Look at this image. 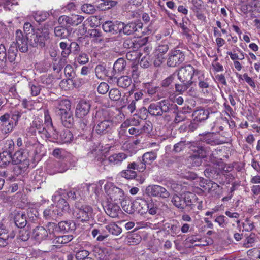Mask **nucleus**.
Returning <instances> with one entry per match:
<instances>
[{
    "label": "nucleus",
    "mask_w": 260,
    "mask_h": 260,
    "mask_svg": "<svg viewBox=\"0 0 260 260\" xmlns=\"http://www.w3.org/2000/svg\"><path fill=\"white\" fill-rule=\"evenodd\" d=\"M92 119L95 123L93 131L96 134L101 136L109 133L111 131L113 122L103 116V111H96Z\"/></svg>",
    "instance_id": "f257e3e1"
},
{
    "label": "nucleus",
    "mask_w": 260,
    "mask_h": 260,
    "mask_svg": "<svg viewBox=\"0 0 260 260\" xmlns=\"http://www.w3.org/2000/svg\"><path fill=\"white\" fill-rule=\"evenodd\" d=\"M170 110V103L167 100H164L158 102L151 103L148 108H141V113H144V115H141V119H145L148 113L152 116H161L164 113L168 112Z\"/></svg>",
    "instance_id": "f03ea898"
},
{
    "label": "nucleus",
    "mask_w": 260,
    "mask_h": 260,
    "mask_svg": "<svg viewBox=\"0 0 260 260\" xmlns=\"http://www.w3.org/2000/svg\"><path fill=\"white\" fill-rule=\"evenodd\" d=\"M49 39V32L45 28L38 29L35 32L30 35L29 43L33 47L40 46L43 47L45 45V41Z\"/></svg>",
    "instance_id": "7ed1b4c3"
},
{
    "label": "nucleus",
    "mask_w": 260,
    "mask_h": 260,
    "mask_svg": "<svg viewBox=\"0 0 260 260\" xmlns=\"http://www.w3.org/2000/svg\"><path fill=\"white\" fill-rule=\"evenodd\" d=\"M104 188L107 196L112 201H118L120 203H126V201H124V192L121 188L111 183H106Z\"/></svg>",
    "instance_id": "20e7f679"
},
{
    "label": "nucleus",
    "mask_w": 260,
    "mask_h": 260,
    "mask_svg": "<svg viewBox=\"0 0 260 260\" xmlns=\"http://www.w3.org/2000/svg\"><path fill=\"white\" fill-rule=\"evenodd\" d=\"M200 71V70L194 69L190 64L186 65L180 69L178 74V79L182 83H188L192 85L193 75L198 76Z\"/></svg>",
    "instance_id": "39448f33"
},
{
    "label": "nucleus",
    "mask_w": 260,
    "mask_h": 260,
    "mask_svg": "<svg viewBox=\"0 0 260 260\" xmlns=\"http://www.w3.org/2000/svg\"><path fill=\"white\" fill-rule=\"evenodd\" d=\"M185 58V53L181 50L174 48L168 55L167 64L169 67H176L181 64Z\"/></svg>",
    "instance_id": "423d86ee"
},
{
    "label": "nucleus",
    "mask_w": 260,
    "mask_h": 260,
    "mask_svg": "<svg viewBox=\"0 0 260 260\" xmlns=\"http://www.w3.org/2000/svg\"><path fill=\"white\" fill-rule=\"evenodd\" d=\"M25 148L17 150V168L20 170L27 169L29 165L30 148L32 147L30 145H26Z\"/></svg>",
    "instance_id": "0eeeda50"
},
{
    "label": "nucleus",
    "mask_w": 260,
    "mask_h": 260,
    "mask_svg": "<svg viewBox=\"0 0 260 260\" xmlns=\"http://www.w3.org/2000/svg\"><path fill=\"white\" fill-rule=\"evenodd\" d=\"M193 154L189 156V160L193 166H199L201 164V159L206 156L207 153L204 148L193 143L190 146Z\"/></svg>",
    "instance_id": "6e6552de"
},
{
    "label": "nucleus",
    "mask_w": 260,
    "mask_h": 260,
    "mask_svg": "<svg viewBox=\"0 0 260 260\" xmlns=\"http://www.w3.org/2000/svg\"><path fill=\"white\" fill-rule=\"evenodd\" d=\"M92 213V208L90 206L85 205L76 209L74 215L78 221L84 222L89 220Z\"/></svg>",
    "instance_id": "1a4fd4ad"
},
{
    "label": "nucleus",
    "mask_w": 260,
    "mask_h": 260,
    "mask_svg": "<svg viewBox=\"0 0 260 260\" xmlns=\"http://www.w3.org/2000/svg\"><path fill=\"white\" fill-rule=\"evenodd\" d=\"M198 87L201 93L205 96L210 94L212 87L210 85V80L205 77L204 74L201 71L198 75Z\"/></svg>",
    "instance_id": "9d476101"
},
{
    "label": "nucleus",
    "mask_w": 260,
    "mask_h": 260,
    "mask_svg": "<svg viewBox=\"0 0 260 260\" xmlns=\"http://www.w3.org/2000/svg\"><path fill=\"white\" fill-rule=\"evenodd\" d=\"M84 17L81 15L72 14L70 16L62 15L59 17L58 22L66 26H77L82 23Z\"/></svg>",
    "instance_id": "9b49d317"
},
{
    "label": "nucleus",
    "mask_w": 260,
    "mask_h": 260,
    "mask_svg": "<svg viewBox=\"0 0 260 260\" xmlns=\"http://www.w3.org/2000/svg\"><path fill=\"white\" fill-rule=\"evenodd\" d=\"M146 191L149 196L162 198H168L170 195L169 191L166 188L157 185L148 186L146 189Z\"/></svg>",
    "instance_id": "f8f14e48"
},
{
    "label": "nucleus",
    "mask_w": 260,
    "mask_h": 260,
    "mask_svg": "<svg viewBox=\"0 0 260 260\" xmlns=\"http://www.w3.org/2000/svg\"><path fill=\"white\" fill-rule=\"evenodd\" d=\"M169 50V46L167 44L158 45L155 49L153 54L154 57V63L158 66L164 61V55Z\"/></svg>",
    "instance_id": "ddd939ff"
},
{
    "label": "nucleus",
    "mask_w": 260,
    "mask_h": 260,
    "mask_svg": "<svg viewBox=\"0 0 260 260\" xmlns=\"http://www.w3.org/2000/svg\"><path fill=\"white\" fill-rule=\"evenodd\" d=\"M91 105L88 102L81 100L77 104L75 110V116L79 118L86 117L89 113Z\"/></svg>",
    "instance_id": "4468645a"
},
{
    "label": "nucleus",
    "mask_w": 260,
    "mask_h": 260,
    "mask_svg": "<svg viewBox=\"0 0 260 260\" xmlns=\"http://www.w3.org/2000/svg\"><path fill=\"white\" fill-rule=\"evenodd\" d=\"M106 213L112 218L118 217L119 214L122 212L120 206L117 204L107 202L103 205Z\"/></svg>",
    "instance_id": "2eb2a0df"
},
{
    "label": "nucleus",
    "mask_w": 260,
    "mask_h": 260,
    "mask_svg": "<svg viewBox=\"0 0 260 260\" xmlns=\"http://www.w3.org/2000/svg\"><path fill=\"white\" fill-rule=\"evenodd\" d=\"M149 200L138 197L133 202V206L136 212L140 214H144L148 212V205Z\"/></svg>",
    "instance_id": "dca6fc26"
},
{
    "label": "nucleus",
    "mask_w": 260,
    "mask_h": 260,
    "mask_svg": "<svg viewBox=\"0 0 260 260\" xmlns=\"http://www.w3.org/2000/svg\"><path fill=\"white\" fill-rule=\"evenodd\" d=\"M201 140L208 144L211 145H217L223 144V141L220 140L217 138V135L214 133H206L200 134Z\"/></svg>",
    "instance_id": "f3484780"
},
{
    "label": "nucleus",
    "mask_w": 260,
    "mask_h": 260,
    "mask_svg": "<svg viewBox=\"0 0 260 260\" xmlns=\"http://www.w3.org/2000/svg\"><path fill=\"white\" fill-rule=\"evenodd\" d=\"M13 127L12 120L10 119L9 114L6 113L0 117V130L3 134L10 132Z\"/></svg>",
    "instance_id": "a211bd4d"
},
{
    "label": "nucleus",
    "mask_w": 260,
    "mask_h": 260,
    "mask_svg": "<svg viewBox=\"0 0 260 260\" xmlns=\"http://www.w3.org/2000/svg\"><path fill=\"white\" fill-rule=\"evenodd\" d=\"M67 170L66 165L59 161L54 160L47 165V170L51 174L64 172Z\"/></svg>",
    "instance_id": "6ab92c4d"
},
{
    "label": "nucleus",
    "mask_w": 260,
    "mask_h": 260,
    "mask_svg": "<svg viewBox=\"0 0 260 260\" xmlns=\"http://www.w3.org/2000/svg\"><path fill=\"white\" fill-rule=\"evenodd\" d=\"M128 157V155L123 152L113 153L107 158L108 164L111 166H120L122 162Z\"/></svg>",
    "instance_id": "aec40b11"
},
{
    "label": "nucleus",
    "mask_w": 260,
    "mask_h": 260,
    "mask_svg": "<svg viewBox=\"0 0 260 260\" xmlns=\"http://www.w3.org/2000/svg\"><path fill=\"white\" fill-rule=\"evenodd\" d=\"M56 112L64 113L71 110V101L67 99L58 100L54 102Z\"/></svg>",
    "instance_id": "412c9836"
},
{
    "label": "nucleus",
    "mask_w": 260,
    "mask_h": 260,
    "mask_svg": "<svg viewBox=\"0 0 260 260\" xmlns=\"http://www.w3.org/2000/svg\"><path fill=\"white\" fill-rule=\"evenodd\" d=\"M57 202L54 205L56 210L58 212L59 216H62L64 214L69 212L70 211V206L67 201L60 196L57 197Z\"/></svg>",
    "instance_id": "4be33fe9"
},
{
    "label": "nucleus",
    "mask_w": 260,
    "mask_h": 260,
    "mask_svg": "<svg viewBox=\"0 0 260 260\" xmlns=\"http://www.w3.org/2000/svg\"><path fill=\"white\" fill-rule=\"evenodd\" d=\"M62 124L64 127L71 128L74 124V119L71 110L64 113H58Z\"/></svg>",
    "instance_id": "5701e85b"
},
{
    "label": "nucleus",
    "mask_w": 260,
    "mask_h": 260,
    "mask_svg": "<svg viewBox=\"0 0 260 260\" xmlns=\"http://www.w3.org/2000/svg\"><path fill=\"white\" fill-rule=\"evenodd\" d=\"M74 139L73 133L69 129H63L59 132L57 137V141L60 144L71 143Z\"/></svg>",
    "instance_id": "b1692460"
},
{
    "label": "nucleus",
    "mask_w": 260,
    "mask_h": 260,
    "mask_svg": "<svg viewBox=\"0 0 260 260\" xmlns=\"http://www.w3.org/2000/svg\"><path fill=\"white\" fill-rule=\"evenodd\" d=\"M212 162L216 166V167L218 169V171H216V172H208L209 171V169H206L205 172V174L206 176L209 177L213 176L215 174H219L220 173H222L223 170V167L225 166V162H223L222 159H213L211 158Z\"/></svg>",
    "instance_id": "393cba45"
},
{
    "label": "nucleus",
    "mask_w": 260,
    "mask_h": 260,
    "mask_svg": "<svg viewBox=\"0 0 260 260\" xmlns=\"http://www.w3.org/2000/svg\"><path fill=\"white\" fill-rule=\"evenodd\" d=\"M209 115L208 110L201 108L193 111L192 117L194 121L201 122L206 120Z\"/></svg>",
    "instance_id": "a878e982"
},
{
    "label": "nucleus",
    "mask_w": 260,
    "mask_h": 260,
    "mask_svg": "<svg viewBox=\"0 0 260 260\" xmlns=\"http://www.w3.org/2000/svg\"><path fill=\"white\" fill-rule=\"evenodd\" d=\"M197 197L196 195L190 192H187L184 193V202H185V207H187L190 210H194Z\"/></svg>",
    "instance_id": "bb28decb"
},
{
    "label": "nucleus",
    "mask_w": 260,
    "mask_h": 260,
    "mask_svg": "<svg viewBox=\"0 0 260 260\" xmlns=\"http://www.w3.org/2000/svg\"><path fill=\"white\" fill-rule=\"evenodd\" d=\"M54 205L51 204L46 208L43 212L44 217L46 219H54L59 217L58 211L56 210Z\"/></svg>",
    "instance_id": "cd10ccee"
},
{
    "label": "nucleus",
    "mask_w": 260,
    "mask_h": 260,
    "mask_svg": "<svg viewBox=\"0 0 260 260\" xmlns=\"http://www.w3.org/2000/svg\"><path fill=\"white\" fill-rule=\"evenodd\" d=\"M11 161L13 164H14L15 161L13 159L12 155L10 150L0 153V167L5 168Z\"/></svg>",
    "instance_id": "c85d7f7f"
},
{
    "label": "nucleus",
    "mask_w": 260,
    "mask_h": 260,
    "mask_svg": "<svg viewBox=\"0 0 260 260\" xmlns=\"http://www.w3.org/2000/svg\"><path fill=\"white\" fill-rule=\"evenodd\" d=\"M33 235L36 240L42 241L47 237L48 232L44 227L38 226L34 230Z\"/></svg>",
    "instance_id": "c756f323"
},
{
    "label": "nucleus",
    "mask_w": 260,
    "mask_h": 260,
    "mask_svg": "<svg viewBox=\"0 0 260 260\" xmlns=\"http://www.w3.org/2000/svg\"><path fill=\"white\" fill-rule=\"evenodd\" d=\"M88 34L89 37L92 39L91 41L94 43L99 44L104 42L102 34L98 29H92L89 30Z\"/></svg>",
    "instance_id": "7c9ffc66"
},
{
    "label": "nucleus",
    "mask_w": 260,
    "mask_h": 260,
    "mask_svg": "<svg viewBox=\"0 0 260 260\" xmlns=\"http://www.w3.org/2000/svg\"><path fill=\"white\" fill-rule=\"evenodd\" d=\"M58 225L60 231L66 232H71L76 229L75 223L72 221H61Z\"/></svg>",
    "instance_id": "2f4dec72"
},
{
    "label": "nucleus",
    "mask_w": 260,
    "mask_h": 260,
    "mask_svg": "<svg viewBox=\"0 0 260 260\" xmlns=\"http://www.w3.org/2000/svg\"><path fill=\"white\" fill-rule=\"evenodd\" d=\"M201 238L199 235H190L187 237L185 240V245L188 247L192 246H199L201 245Z\"/></svg>",
    "instance_id": "473e14b6"
},
{
    "label": "nucleus",
    "mask_w": 260,
    "mask_h": 260,
    "mask_svg": "<svg viewBox=\"0 0 260 260\" xmlns=\"http://www.w3.org/2000/svg\"><path fill=\"white\" fill-rule=\"evenodd\" d=\"M236 77L238 79L239 82H240L241 80H242L247 83V84L252 89H254L256 88V85L254 80L249 76L248 73H245L242 75L237 73Z\"/></svg>",
    "instance_id": "72a5a7b5"
},
{
    "label": "nucleus",
    "mask_w": 260,
    "mask_h": 260,
    "mask_svg": "<svg viewBox=\"0 0 260 260\" xmlns=\"http://www.w3.org/2000/svg\"><path fill=\"white\" fill-rule=\"evenodd\" d=\"M227 54L229 55L231 59L234 61L238 59L243 60L245 58L244 52L238 47L233 50V52L228 51Z\"/></svg>",
    "instance_id": "f704fd0d"
},
{
    "label": "nucleus",
    "mask_w": 260,
    "mask_h": 260,
    "mask_svg": "<svg viewBox=\"0 0 260 260\" xmlns=\"http://www.w3.org/2000/svg\"><path fill=\"white\" fill-rule=\"evenodd\" d=\"M75 81L72 78L63 79L59 83L60 88L65 91L73 89L75 87Z\"/></svg>",
    "instance_id": "c9c22d12"
},
{
    "label": "nucleus",
    "mask_w": 260,
    "mask_h": 260,
    "mask_svg": "<svg viewBox=\"0 0 260 260\" xmlns=\"http://www.w3.org/2000/svg\"><path fill=\"white\" fill-rule=\"evenodd\" d=\"M22 35L21 30L17 29V37H19V39L17 40V47L19 48V50L22 52H25L28 50V41L29 40H27V38L23 39L20 38L19 34Z\"/></svg>",
    "instance_id": "e433bc0d"
},
{
    "label": "nucleus",
    "mask_w": 260,
    "mask_h": 260,
    "mask_svg": "<svg viewBox=\"0 0 260 260\" xmlns=\"http://www.w3.org/2000/svg\"><path fill=\"white\" fill-rule=\"evenodd\" d=\"M132 83V79L128 76H122L117 80V85L123 88H128L131 85Z\"/></svg>",
    "instance_id": "4c0bfd02"
},
{
    "label": "nucleus",
    "mask_w": 260,
    "mask_h": 260,
    "mask_svg": "<svg viewBox=\"0 0 260 260\" xmlns=\"http://www.w3.org/2000/svg\"><path fill=\"white\" fill-rule=\"evenodd\" d=\"M37 131L42 138H50L52 137L55 138L57 136V134L51 131V129L44 127L43 125L41 126Z\"/></svg>",
    "instance_id": "58836bf2"
},
{
    "label": "nucleus",
    "mask_w": 260,
    "mask_h": 260,
    "mask_svg": "<svg viewBox=\"0 0 260 260\" xmlns=\"http://www.w3.org/2000/svg\"><path fill=\"white\" fill-rule=\"evenodd\" d=\"M171 202L176 207L180 209H184L185 207V202H184V196L182 197L177 194H175L172 197Z\"/></svg>",
    "instance_id": "ea45409f"
},
{
    "label": "nucleus",
    "mask_w": 260,
    "mask_h": 260,
    "mask_svg": "<svg viewBox=\"0 0 260 260\" xmlns=\"http://www.w3.org/2000/svg\"><path fill=\"white\" fill-rule=\"evenodd\" d=\"M105 228L110 234L113 235L118 236L122 232V229L115 222L110 223L107 225Z\"/></svg>",
    "instance_id": "a19ab883"
},
{
    "label": "nucleus",
    "mask_w": 260,
    "mask_h": 260,
    "mask_svg": "<svg viewBox=\"0 0 260 260\" xmlns=\"http://www.w3.org/2000/svg\"><path fill=\"white\" fill-rule=\"evenodd\" d=\"M49 16V13L47 11H37L34 13V18L38 23L44 21Z\"/></svg>",
    "instance_id": "79ce46f5"
},
{
    "label": "nucleus",
    "mask_w": 260,
    "mask_h": 260,
    "mask_svg": "<svg viewBox=\"0 0 260 260\" xmlns=\"http://www.w3.org/2000/svg\"><path fill=\"white\" fill-rule=\"evenodd\" d=\"M126 64L125 60L122 58H119L114 64L113 71L115 73H121L125 69Z\"/></svg>",
    "instance_id": "37998d69"
},
{
    "label": "nucleus",
    "mask_w": 260,
    "mask_h": 260,
    "mask_svg": "<svg viewBox=\"0 0 260 260\" xmlns=\"http://www.w3.org/2000/svg\"><path fill=\"white\" fill-rule=\"evenodd\" d=\"M16 57V43L13 42L10 46L8 52V59L10 63L15 65V61Z\"/></svg>",
    "instance_id": "c03bdc74"
},
{
    "label": "nucleus",
    "mask_w": 260,
    "mask_h": 260,
    "mask_svg": "<svg viewBox=\"0 0 260 260\" xmlns=\"http://www.w3.org/2000/svg\"><path fill=\"white\" fill-rule=\"evenodd\" d=\"M157 158V154L154 151H150L145 153L142 157V160L147 165H150Z\"/></svg>",
    "instance_id": "a18cd8bd"
},
{
    "label": "nucleus",
    "mask_w": 260,
    "mask_h": 260,
    "mask_svg": "<svg viewBox=\"0 0 260 260\" xmlns=\"http://www.w3.org/2000/svg\"><path fill=\"white\" fill-rule=\"evenodd\" d=\"M44 122L46 127L51 129V131L57 134L56 129L53 125L52 119L48 110H46L44 112Z\"/></svg>",
    "instance_id": "49530a36"
},
{
    "label": "nucleus",
    "mask_w": 260,
    "mask_h": 260,
    "mask_svg": "<svg viewBox=\"0 0 260 260\" xmlns=\"http://www.w3.org/2000/svg\"><path fill=\"white\" fill-rule=\"evenodd\" d=\"M73 238L71 235H63L56 237L54 240V243L56 244H64L70 242Z\"/></svg>",
    "instance_id": "de8ad7c7"
},
{
    "label": "nucleus",
    "mask_w": 260,
    "mask_h": 260,
    "mask_svg": "<svg viewBox=\"0 0 260 260\" xmlns=\"http://www.w3.org/2000/svg\"><path fill=\"white\" fill-rule=\"evenodd\" d=\"M54 33L56 37L59 38H65L69 35L68 29L62 26H57L54 28Z\"/></svg>",
    "instance_id": "09e8293b"
},
{
    "label": "nucleus",
    "mask_w": 260,
    "mask_h": 260,
    "mask_svg": "<svg viewBox=\"0 0 260 260\" xmlns=\"http://www.w3.org/2000/svg\"><path fill=\"white\" fill-rule=\"evenodd\" d=\"M102 3L99 4L98 8L102 11H105L115 6L116 2H111L108 0H101Z\"/></svg>",
    "instance_id": "8fccbe9b"
},
{
    "label": "nucleus",
    "mask_w": 260,
    "mask_h": 260,
    "mask_svg": "<svg viewBox=\"0 0 260 260\" xmlns=\"http://www.w3.org/2000/svg\"><path fill=\"white\" fill-rule=\"evenodd\" d=\"M136 27L134 28V34L137 37L141 38L145 34L146 28H143V25L142 22H135Z\"/></svg>",
    "instance_id": "3c124183"
},
{
    "label": "nucleus",
    "mask_w": 260,
    "mask_h": 260,
    "mask_svg": "<svg viewBox=\"0 0 260 260\" xmlns=\"http://www.w3.org/2000/svg\"><path fill=\"white\" fill-rule=\"evenodd\" d=\"M144 90L147 91L148 94L153 95L157 91V87L152 82L145 83L144 84Z\"/></svg>",
    "instance_id": "603ef678"
},
{
    "label": "nucleus",
    "mask_w": 260,
    "mask_h": 260,
    "mask_svg": "<svg viewBox=\"0 0 260 260\" xmlns=\"http://www.w3.org/2000/svg\"><path fill=\"white\" fill-rule=\"evenodd\" d=\"M169 234L173 237L180 235V226L178 223L175 224H170L168 226Z\"/></svg>",
    "instance_id": "864d4df0"
},
{
    "label": "nucleus",
    "mask_w": 260,
    "mask_h": 260,
    "mask_svg": "<svg viewBox=\"0 0 260 260\" xmlns=\"http://www.w3.org/2000/svg\"><path fill=\"white\" fill-rule=\"evenodd\" d=\"M109 96L112 101H117L121 96L120 91L117 88H112L109 92Z\"/></svg>",
    "instance_id": "5fc2aeb1"
},
{
    "label": "nucleus",
    "mask_w": 260,
    "mask_h": 260,
    "mask_svg": "<svg viewBox=\"0 0 260 260\" xmlns=\"http://www.w3.org/2000/svg\"><path fill=\"white\" fill-rule=\"evenodd\" d=\"M123 29H122V32L127 35H129L134 34V28L136 27L135 22L129 23L125 24L123 23Z\"/></svg>",
    "instance_id": "6e6d98bb"
},
{
    "label": "nucleus",
    "mask_w": 260,
    "mask_h": 260,
    "mask_svg": "<svg viewBox=\"0 0 260 260\" xmlns=\"http://www.w3.org/2000/svg\"><path fill=\"white\" fill-rule=\"evenodd\" d=\"M6 49L3 44L0 45V69L3 68L5 66L6 61Z\"/></svg>",
    "instance_id": "4d7b16f0"
},
{
    "label": "nucleus",
    "mask_w": 260,
    "mask_h": 260,
    "mask_svg": "<svg viewBox=\"0 0 260 260\" xmlns=\"http://www.w3.org/2000/svg\"><path fill=\"white\" fill-rule=\"evenodd\" d=\"M242 226L243 230L246 232L252 231L255 228L253 221L248 218L245 219L244 222L242 223Z\"/></svg>",
    "instance_id": "13d9d810"
},
{
    "label": "nucleus",
    "mask_w": 260,
    "mask_h": 260,
    "mask_svg": "<svg viewBox=\"0 0 260 260\" xmlns=\"http://www.w3.org/2000/svg\"><path fill=\"white\" fill-rule=\"evenodd\" d=\"M29 232L25 228L19 229L17 239L22 241H26L29 238Z\"/></svg>",
    "instance_id": "bf43d9fd"
},
{
    "label": "nucleus",
    "mask_w": 260,
    "mask_h": 260,
    "mask_svg": "<svg viewBox=\"0 0 260 260\" xmlns=\"http://www.w3.org/2000/svg\"><path fill=\"white\" fill-rule=\"evenodd\" d=\"M59 46L62 50L61 55L63 57H67L71 53V50L70 48V46L68 45L67 42H61L59 43Z\"/></svg>",
    "instance_id": "052dcab7"
},
{
    "label": "nucleus",
    "mask_w": 260,
    "mask_h": 260,
    "mask_svg": "<svg viewBox=\"0 0 260 260\" xmlns=\"http://www.w3.org/2000/svg\"><path fill=\"white\" fill-rule=\"evenodd\" d=\"M191 10L193 12H197L201 11L203 7V2L202 0H191Z\"/></svg>",
    "instance_id": "680f3d73"
},
{
    "label": "nucleus",
    "mask_w": 260,
    "mask_h": 260,
    "mask_svg": "<svg viewBox=\"0 0 260 260\" xmlns=\"http://www.w3.org/2000/svg\"><path fill=\"white\" fill-rule=\"evenodd\" d=\"M54 78L52 75L44 76L41 78L42 83L46 86L47 88L52 87Z\"/></svg>",
    "instance_id": "e2e57ef3"
},
{
    "label": "nucleus",
    "mask_w": 260,
    "mask_h": 260,
    "mask_svg": "<svg viewBox=\"0 0 260 260\" xmlns=\"http://www.w3.org/2000/svg\"><path fill=\"white\" fill-rule=\"evenodd\" d=\"M23 30L26 34V37L27 40L30 39V35L36 31L34 30L33 26L29 22H26L24 23L23 25Z\"/></svg>",
    "instance_id": "0e129e2a"
},
{
    "label": "nucleus",
    "mask_w": 260,
    "mask_h": 260,
    "mask_svg": "<svg viewBox=\"0 0 260 260\" xmlns=\"http://www.w3.org/2000/svg\"><path fill=\"white\" fill-rule=\"evenodd\" d=\"M17 222H19V225L17 224L18 228H24L27 224L25 215L23 214H20L19 213L17 212Z\"/></svg>",
    "instance_id": "69168bd1"
},
{
    "label": "nucleus",
    "mask_w": 260,
    "mask_h": 260,
    "mask_svg": "<svg viewBox=\"0 0 260 260\" xmlns=\"http://www.w3.org/2000/svg\"><path fill=\"white\" fill-rule=\"evenodd\" d=\"M123 22L116 21L113 22L112 34L121 33L123 29Z\"/></svg>",
    "instance_id": "338daca9"
},
{
    "label": "nucleus",
    "mask_w": 260,
    "mask_h": 260,
    "mask_svg": "<svg viewBox=\"0 0 260 260\" xmlns=\"http://www.w3.org/2000/svg\"><path fill=\"white\" fill-rule=\"evenodd\" d=\"M82 11L87 14H93L96 11L94 6L90 4H85L82 6Z\"/></svg>",
    "instance_id": "774afa93"
}]
</instances>
